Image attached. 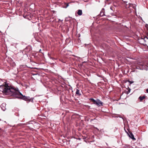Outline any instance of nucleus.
I'll use <instances>...</instances> for the list:
<instances>
[{
    "instance_id": "obj_1",
    "label": "nucleus",
    "mask_w": 148,
    "mask_h": 148,
    "mask_svg": "<svg viewBox=\"0 0 148 148\" xmlns=\"http://www.w3.org/2000/svg\"><path fill=\"white\" fill-rule=\"evenodd\" d=\"M0 90L2 91L4 94L10 95L18 99L33 102L34 99L33 97L30 98L29 97L23 95L17 88H15L12 85L7 84L6 82L0 85Z\"/></svg>"
},
{
    "instance_id": "obj_2",
    "label": "nucleus",
    "mask_w": 148,
    "mask_h": 148,
    "mask_svg": "<svg viewBox=\"0 0 148 148\" xmlns=\"http://www.w3.org/2000/svg\"><path fill=\"white\" fill-rule=\"evenodd\" d=\"M148 68V60L145 62H140L138 63V65L136 67V68L140 70H147Z\"/></svg>"
},
{
    "instance_id": "obj_3",
    "label": "nucleus",
    "mask_w": 148,
    "mask_h": 148,
    "mask_svg": "<svg viewBox=\"0 0 148 148\" xmlns=\"http://www.w3.org/2000/svg\"><path fill=\"white\" fill-rule=\"evenodd\" d=\"M89 100L92 102L94 104L96 105L99 107L103 106V103L98 99H97L96 100H95L93 98H91L89 99Z\"/></svg>"
},
{
    "instance_id": "obj_4",
    "label": "nucleus",
    "mask_w": 148,
    "mask_h": 148,
    "mask_svg": "<svg viewBox=\"0 0 148 148\" xmlns=\"http://www.w3.org/2000/svg\"><path fill=\"white\" fill-rule=\"evenodd\" d=\"M32 50V48L30 46L28 45L24 49L22 52L23 53L27 54L28 53H31Z\"/></svg>"
},
{
    "instance_id": "obj_5",
    "label": "nucleus",
    "mask_w": 148,
    "mask_h": 148,
    "mask_svg": "<svg viewBox=\"0 0 148 148\" xmlns=\"http://www.w3.org/2000/svg\"><path fill=\"white\" fill-rule=\"evenodd\" d=\"M6 131V130H5L2 129L1 128L0 129V136H5V135H6L7 133V132Z\"/></svg>"
},
{
    "instance_id": "obj_6",
    "label": "nucleus",
    "mask_w": 148,
    "mask_h": 148,
    "mask_svg": "<svg viewBox=\"0 0 148 148\" xmlns=\"http://www.w3.org/2000/svg\"><path fill=\"white\" fill-rule=\"evenodd\" d=\"M125 132L128 134L129 135V136L133 140H135V138H134V136L132 133L130 132H129V131L128 130V131H129V134H128V133L125 130Z\"/></svg>"
},
{
    "instance_id": "obj_7",
    "label": "nucleus",
    "mask_w": 148,
    "mask_h": 148,
    "mask_svg": "<svg viewBox=\"0 0 148 148\" xmlns=\"http://www.w3.org/2000/svg\"><path fill=\"white\" fill-rule=\"evenodd\" d=\"M104 13H105L104 9V8H103L101 10L100 12V14H99V16H105V14Z\"/></svg>"
},
{
    "instance_id": "obj_8",
    "label": "nucleus",
    "mask_w": 148,
    "mask_h": 148,
    "mask_svg": "<svg viewBox=\"0 0 148 148\" xmlns=\"http://www.w3.org/2000/svg\"><path fill=\"white\" fill-rule=\"evenodd\" d=\"M6 104L5 103H3L0 106L2 110L3 111H5V109Z\"/></svg>"
},
{
    "instance_id": "obj_9",
    "label": "nucleus",
    "mask_w": 148,
    "mask_h": 148,
    "mask_svg": "<svg viewBox=\"0 0 148 148\" xmlns=\"http://www.w3.org/2000/svg\"><path fill=\"white\" fill-rule=\"evenodd\" d=\"M146 98V96L145 95L143 96H140L138 98V99H139L140 101H142L144 99H145Z\"/></svg>"
},
{
    "instance_id": "obj_10",
    "label": "nucleus",
    "mask_w": 148,
    "mask_h": 148,
    "mask_svg": "<svg viewBox=\"0 0 148 148\" xmlns=\"http://www.w3.org/2000/svg\"><path fill=\"white\" fill-rule=\"evenodd\" d=\"M60 99L61 101H64V100H65V96L64 95H62L60 97Z\"/></svg>"
},
{
    "instance_id": "obj_11",
    "label": "nucleus",
    "mask_w": 148,
    "mask_h": 148,
    "mask_svg": "<svg viewBox=\"0 0 148 148\" xmlns=\"http://www.w3.org/2000/svg\"><path fill=\"white\" fill-rule=\"evenodd\" d=\"M77 14L79 15H81L82 14V11L81 10H78V12H77Z\"/></svg>"
},
{
    "instance_id": "obj_12",
    "label": "nucleus",
    "mask_w": 148,
    "mask_h": 148,
    "mask_svg": "<svg viewBox=\"0 0 148 148\" xmlns=\"http://www.w3.org/2000/svg\"><path fill=\"white\" fill-rule=\"evenodd\" d=\"M79 90L78 89H76V94L78 96H80L81 95V94L79 93Z\"/></svg>"
},
{
    "instance_id": "obj_13",
    "label": "nucleus",
    "mask_w": 148,
    "mask_h": 148,
    "mask_svg": "<svg viewBox=\"0 0 148 148\" xmlns=\"http://www.w3.org/2000/svg\"><path fill=\"white\" fill-rule=\"evenodd\" d=\"M145 26L146 27V28L147 30L148 31V24H146L145 25Z\"/></svg>"
},
{
    "instance_id": "obj_14",
    "label": "nucleus",
    "mask_w": 148,
    "mask_h": 148,
    "mask_svg": "<svg viewBox=\"0 0 148 148\" xmlns=\"http://www.w3.org/2000/svg\"><path fill=\"white\" fill-rule=\"evenodd\" d=\"M65 5H66L65 6V8H66L68 6H69V3H67V4H66V3H65Z\"/></svg>"
},
{
    "instance_id": "obj_15",
    "label": "nucleus",
    "mask_w": 148,
    "mask_h": 148,
    "mask_svg": "<svg viewBox=\"0 0 148 148\" xmlns=\"http://www.w3.org/2000/svg\"><path fill=\"white\" fill-rule=\"evenodd\" d=\"M128 82L130 83V84H132L133 82H131V81H129Z\"/></svg>"
},
{
    "instance_id": "obj_16",
    "label": "nucleus",
    "mask_w": 148,
    "mask_h": 148,
    "mask_svg": "<svg viewBox=\"0 0 148 148\" xmlns=\"http://www.w3.org/2000/svg\"><path fill=\"white\" fill-rule=\"evenodd\" d=\"M60 60H61V62L63 63H64V60L63 59H61Z\"/></svg>"
},
{
    "instance_id": "obj_17",
    "label": "nucleus",
    "mask_w": 148,
    "mask_h": 148,
    "mask_svg": "<svg viewBox=\"0 0 148 148\" xmlns=\"http://www.w3.org/2000/svg\"><path fill=\"white\" fill-rule=\"evenodd\" d=\"M136 5H135V4H134V5H133V8H135L136 7Z\"/></svg>"
},
{
    "instance_id": "obj_18",
    "label": "nucleus",
    "mask_w": 148,
    "mask_h": 148,
    "mask_svg": "<svg viewBox=\"0 0 148 148\" xmlns=\"http://www.w3.org/2000/svg\"><path fill=\"white\" fill-rule=\"evenodd\" d=\"M146 91L147 93H148V88L146 89Z\"/></svg>"
},
{
    "instance_id": "obj_19",
    "label": "nucleus",
    "mask_w": 148,
    "mask_h": 148,
    "mask_svg": "<svg viewBox=\"0 0 148 148\" xmlns=\"http://www.w3.org/2000/svg\"><path fill=\"white\" fill-rule=\"evenodd\" d=\"M130 92V89H129V90H128V93H129Z\"/></svg>"
},
{
    "instance_id": "obj_20",
    "label": "nucleus",
    "mask_w": 148,
    "mask_h": 148,
    "mask_svg": "<svg viewBox=\"0 0 148 148\" xmlns=\"http://www.w3.org/2000/svg\"><path fill=\"white\" fill-rule=\"evenodd\" d=\"M41 49H40V50H39V52H41Z\"/></svg>"
},
{
    "instance_id": "obj_21",
    "label": "nucleus",
    "mask_w": 148,
    "mask_h": 148,
    "mask_svg": "<svg viewBox=\"0 0 148 148\" xmlns=\"http://www.w3.org/2000/svg\"><path fill=\"white\" fill-rule=\"evenodd\" d=\"M147 39H148V37H145Z\"/></svg>"
},
{
    "instance_id": "obj_22",
    "label": "nucleus",
    "mask_w": 148,
    "mask_h": 148,
    "mask_svg": "<svg viewBox=\"0 0 148 148\" xmlns=\"http://www.w3.org/2000/svg\"><path fill=\"white\" fill-rule=\"evenodd\" d=\"M142 39L144 40V41H145V40H144V38H142Z\"/></svg>"
},
{
    "instance_id": "obj_23",
    "label": "nucleus",
    "mask_w": 148,
    "mask_h": 148,
    "mask_svg": "<svg viewBox=\"0 0 148 148\" xmlns=\"http://www.w3.org/2000/svg\"><path fill=\"white\" fill-rule=\"evenodd\" d=\"M63 117L62 118V119L63 120Z\"/></svg>"
},
{
    "instance_id": "obj_24",
    "label": "nucleus",
    "mask_w": 148,
    "mask_h": 148,
    "mask_svg": "<svg viewBox=\"0 0 148 148\" xmlns=\"http://www.w3.org/2000/svg\"><path fill=\"white\" fill-rule=\"evenodd\" d=\"M66 87L65 86V89H66Z\"/></svg>"
}]
</instances>
